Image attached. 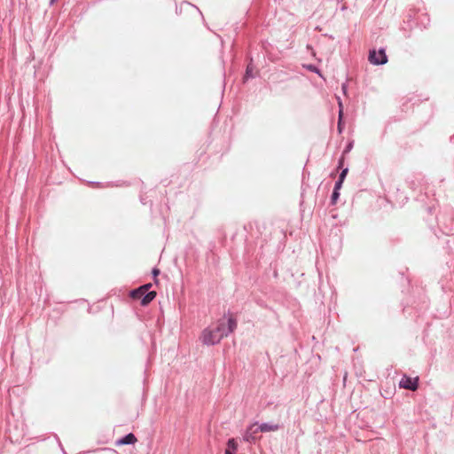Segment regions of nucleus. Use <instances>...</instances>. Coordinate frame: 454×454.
Listing matches in <instances>:
<instances>
[{"mask_svg":"<svg viewBox=\"0 0 454 454\" xmlns=\"http://www.w3.org/2000/svg\"><path fill=\"white\" fill-rule=\"evenodd\" d=\"M369 60L374 65H383L387 62V57L384 50H380L379 52L372 51L369 54Z\"/></svg>","mask_w":454,"mask_h":454,"instance_id":"nucleus-3","label":"nucleus"},{"mask_svg":"<svg viewBox=\"0 0 454 454\" xmlns=\"http://www.w3.org/2000/svg\"><path fill=\"white\" fill-rule=\"evenodd\" d=\"M237 327V320L231 316L228 319V327H226V330L228 332V334L230 333H232Z\"/></svg>","mask_w":454,"mask_h":454,"instance_id":"nucleus-8","label":"nucleus"},{"mask_svg":"<svg viewBox=\"0 0 454 454\" xmlns=\"http://www.w3.org/2000/svg\"><path fill=\"white\" fill-rule=\"evenodd\" d=\"M261 425L257 423L252 424L246 431L244 435V440L247 442H251L255 439V436L258 433H261Z\"/></svg>","mask_w":454,"mask_h":454,"instance_id":"nucleus-5","label":"nucleus"},{"mask_svg":"<svg viewBox=\"0 0 454 454\" xmlns=\"http://www.w3.org/2000/svg\"><path fill=\"white\" fill-rule=\"evenodd\" d=\"M228 335L224 323H219L215 329H205L200 336V340L205 345H214Z\"/></svg>","mask_w":454,"mask_h":454,"instance_id":"nucleus-1","label":"nucleus"},{"mask_svg":"<svg viewBox=\"0 0 454 454\" xmlns=\"http://www.w3.org/2000/svg\"><path fill=\"white\" fill-rule=\"evenodd\" d=\"M261 433L276 432L279 429L278 424L263 423L261 425Z\"/></svg>","mask_w":454,"mask_h":454,"instance_id":"nucleus-7","label":"nucleus"},{"mask_svg":"<svg viewBox=\"0 0 454 454\" xmlns=\"http://www.w3.org/2000/svg\"><path fill=\"white\" fill-rule=\"evenodd\" d=\"M347 173H348V168L343 169L342 172L340 175V178L339 179L344 181V178H345Z\"/></svg>","mask_w":454,"mask_h":454,"instance_id":"nucleus-11","label":"nucleus"},{"mask_svg":"<svg viewBox=\"0 0 454 454\" xmlns=\"http://www.w3.org/2000/svg\"><path fill=\"white\" fill-rule=\"evenodd\" d=\"M339 106H340V113H339V114H340V118H341V116H342L341 102H339Z\"/></svg>","mask_w":454,"mask_h":454,"instance_id":"nucleus-14","label":"nucleus"},{"mask_svg":"<svg viewBox=\"0 0 454 454\" xmlns=\"http://www.w3.org/2000/svg\"><path fill=\"white\" fill-rule=\"evenodd\" d=\"M152 286V284L144 285L137 289L133 290L130 293V296L133 299H141V304L143 306H146L149 304L156 296L155 291H150L149 289Z\"/></svg>","mask_w":454,"mask_h":454,"instance_id":"nucleus-2","label":"nucleus"},{"mask_svg":"<svg viewBox=\"0 0 454 454\" xmlns=\"http://www.w3.org/2000/svg\"><path fill=\"white\" fill-rule=\"evenodd\" d=\"M225 454H236V452H230V450H225Z\"/></svg>","mask_w":454,"mask_h":454,"instance_id":"nucleus-16","label":"nucleus"},{"mask_svg":"<svg viewBox=\"0 0 454 454\" xmlns=\"http://www.w3.org/2000/svg\"><path fill=\"white\" fill-rule=\"evenodd\" d=\"M339 192L338 191H333V195H332V200L333 202H335L337 200V199L339 198Z\"/></svg>","mask_w":454,"mask_h":454,"instance_id":"nucleus-10","label":"nucleus"},{"mask_svg":"<svg viewBox=\"0 0 454 454\" xmlns=\"http://www.w3.org/2000/svg\"><path fill=\"white\" fill-rule=\"evenodd\" d=\"M137 442V437L132 434L129 433L123 438L117 441V445H125V444H134Z\"/></svg>","mask_w":454,"mask_h":454,"instance_id":"nucleus-6","label":"nucleus"},{"mask_svg":"<svg viewBox=\"0 0 454 454\" xmlns=\"http://www.w3.org/2000/svg\"><path fill=\"white\" fill-rule=\"evenodd\" d=\"M225 450H230V452H237L238 450V442L235 439L231 438L227 442V448Z\"/></svg>","mask_w":454,"mask_h":454,"instance_id":"nucleus-9","label":"nucleus"},{"mask_svg":"<svg viewBox=\"0 0 454 454\" xmlns=\"http://www.w3.org/2000/svg\"><path fill=\"white\" fill-rule=\"evenodd\" d=\"M58 0H51V4L56 3Z\"/></svg>","mask_w":454,"mask_h":454,"instance_id":"nucleus-17","label":"nucleus"},{"mask_svg":"<svg viewBox=\"0 0 454 454\" xmlns=\"http://www.w3.org/2000/svg\"><path fill=\"white\" fill-rule=\"evenodd\" d=\"M418 382L419 377L411 378L409 376L404 375L399 382V387L401 388L415 391L418 388Z\"/></svg>","mask_w":454,"mask_h":454,"instance_id":"nucleus-4","label":"nucleus"},{"mask_svg":"<svg viewBox=\"0 0 454 454\" xmlns=\"http://www.w3.org/2000/svg\"><path fill=\"white\" fill-rule=\"evenodd\" d=\"M309 69L312 70V71L317 72V69L316 67H309Z\"/></svg>","mask_w":454,"mask_h":454,"instance_id":"nucleus-15","label":"nucleus"},{"mask_svg":"<svg viewBox=\"0 0 454 454\" xmlns=\"http://www.w3.org/2000/svg\"><path fill=\"white\" fill-rule=\"evenodd\" d=\"M159 273H160V270H159L158 269H154V270H153V274L155 277H156V276H158V275H159Z\"/></svg>","mask_w":454,"mask_h":454,"instance_id":"nucleus-13","label":"nucleus"},{"mask_svg":"<svg viewBox=\"0 0 454 454\" xmlns=\"http://www.w3.org/2000/svg\"><path fill=\"white\" fill-rule=\"evenodd\" d=\"M343 181L340 180L335 184L334 191H339L341 187Z\"/></svg>","mask_w":454,"mask_h":454,"instance_id":"nucleus-12","label":"nucleus"}]
</instances>
